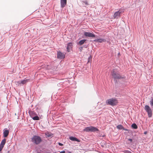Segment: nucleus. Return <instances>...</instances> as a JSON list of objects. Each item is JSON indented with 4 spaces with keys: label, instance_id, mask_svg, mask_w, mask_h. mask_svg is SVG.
<instances>
[{
    "label": "nucleus",
    "instance_id": "14",
    "mask_svg": "<svg viewBox=\"0 0 153 153\" xmlns=\"http://www.w3.org/2000/svg\"><path fill=\"white\" fill-rule=\"evenodd\" d=\"M29 79H25L24 80L21 81V83L22 85H23L26 83L27 82H29Z\"/></svg>",
    "mask_w": 153,
    "mask_h": 153
},
{
    "label": "nucleus",
    "instance_id": "5",
    "mask_svg": "<svg viewBox=\"0 0 153 153\" xmlns=\"http://www.w3.org/2000/svg\"><path fill=\"white\" fill-rule=\"evenodd\" d=\"M145 109L147 112L149 117H151L152 115V111L149 106L146 105L145 106Z\"/></svg>",
    "mask_w": 153,
    "mask_h": 153
},
{
    "label": "nucleus",
    "instance_id": "32",
    "mask_svg": "<svg viewBox=\"0 0 153 153\" xmlns=\"http://www.w3.org/2000/svg\"><path fill=\"white\" fill-rule=\"evenodd\" d=\"M60 153H65V151H62Z\"/></svg>",
    "mask_w": 153,
    "mask_h": 153
},
{
    "label": "nucleus",
    "instance_id": "10",
    "mask_svg": "<svg viewBox=\"0 0 153 153\" xmlns=\"http://www.w3.org/2000/svg\"><path fill=\"white\" fill-rule=\"evenodd\" d=\"M72 46L73 45L72 43L70 42L68 44L67 46V49L68 52H70V50L72 48Z\"/></svg>",
    "mask_w": 153,
    "mask_h": 153
},
{
    "label": "nucleus",
    "instance_id": "35",
    "mask_svg": "<svg viewBox=\"0 0 153 153\" xmlns=\"http://www.w3.org/2000/svg\"><path fill=\"white\" fill-rule=\"evenodd\" d=\"M130 153H131V152H130Z\"/></svg>",
    "mask_w": 153,
    "mask_h": 153
},
{
    "label": "nucleus",
    "instance_id": "16",
    "mask_svg": "<svg viewBox=\"0 0 153 153\" xmlns=\"http://www.w3.org/2000/svg\"><path fill=\"white\" fill-rule=\"evenodd\" d=\"M86 40V39H82V40H80V41H79L77 43V44L78 45H82L85 42Z\"/></svg>",
    "mask_w": 153,
    "mask_h": 153
},
{
    "label": "nucleus",
    "instance_id": "22",
    "mask_svg": "<svg viewBox=\"0 0 153 153\" xmlns=\"http://www.w3.org/2000/svg\"><path fill=\"white\" fill-rule=\"evenodd\" d=\"M15 83L17 85H21V81H16L15 82Z\"/></svg>",
    "mask_w": 153,
    "mask_h": 153
},
{
    "label": "nucleus",
    "instance_id": "21",
    "mask_svg": "<svg viewBox=\"0 0 153 153\" xmlns=\"http://www.w3.org/2000/svg\"><path fill=\"white\" fill-rule=\"evenodd\" d=\"M117 127L119 129H122L123 126L121 125H119L117 126Z\"/></svg>",
    "mask_w": 153,
    "mask_h": 153
},
{
    "label": "nucleus",
    "instance_id": "20",
    "mask_svg": "<svg viewBox=\"0 0 153 153\" xmlns=\"http://www.w3.org/2000/svg\"><path fill=\"white\" fill-rule=\"evenodd\" d=\"M131 127L134 129H136L137 128V126L135 123H133L131 125Z\"/></svg>",
    "mask_w": 153,
    "mask_h": 153
},
{
    "label": "nucleus",
    "instance_id": "9",
    "mask_svg": "<svg viewBox=\"0 0 153 153\" xmlns=\"http://www.w3.org/2000/svg\"><path fill=\"white\" fill-rule=\"evenodd\" d=\"M61 6L62 8L64 7L67 4V0H60Z\"/></svg>",
    "mask_w": 153,
    "mask_h": 153
},
{
    "label": "nucleus",
    "instance_id": "6",
    "mask_svg": "<svg viewBox=\"0 0 153 153\" xmlns=\"http://www.w3.org/2000/svg\"><path fill=\"white\" fill-rule=\"evenodd\" d=\"M57 56L58 58L62 59L65 58V54L60 51H58L57 53Z\"/></svg>",
    "mask_w": 153,
    "mask_h": 153
},
{
    "label": "nucleus",
    "instance_id": "18",
    "mask_svg": "<svg viewBox=\"0 0 153 153\" xmlns=\"http://www.w3.org/2000/svg\"><path fill=\"white\" fill-rule=\"evenodd\" d=\"M6 139H4L1 141V144L0 145H1V146L2 148H3V147H4V146L6 143Z\"/></svg>",
    "mask_w": 153,
    "mask_h": 153
},
{
    "label": "nucleus",
    "instance_id": "7",
    "mask_svg": "<svg viewBox=\"0 0 153 153\" xmlns=\"http://www.w3.org/2000/svg\"><path fill=\"white\" fill-rule=\"evenodd\" d=\"M84 35L86 37H94L95 35L92 33L85 32L84 33Z\"/></svg>",
    "mask_w": 153,
    "mask_h": 153
},
{
    "label": "nucleus",
    "instance_id": "3",
    "mask_svg": "<svg viewBox=\"0 0 153 153\" xmlns=\"http://www.w3.org/2000/svg\"><path fill=\"white\" fill-rule=\"evenodd\" d=\"M32 140V142L36 145L40 143L42 141L41 138L40 137L37 136H34Z\"/></svg>",
    "mask_w": 153,
    "mask_h": 153
},
{
    "label": "nucleus",
    "instance_id": "2",
    "mask_svg": "<svg viewBox=\"0 0 153 153\" xmlns=\"http://www.w3.org/2000/svg\"><path fill=\"white\" fill-rule=\"evenodd\" d=\"M117 100L115 98H111L108 100L106 101L107 104L114 106L118 103Z\"/></svg>",
    "mask_w": 153,
    "mask_h": 153
},
{
    "label": "nucleus",
    "instance_id": "15",
    "mask_svg": "<svg viewBox=\"0 0 153 153\" xmlns=\"http://www.w3.org/2000/svg\"><path fill=\"white\" fill-rule=\"evenodd\" d=\"M29 114L30 115V116L32 118V117H34V116H35L37 115L36 112L33 111H31L30 112Z\"/></svg>",
    "mask_w": 153,
    "mask_h": 153
},
{
    "label": "nucleus",
    "instance_id": "25",
    "mask_svg": "<svg viewBox=\"0 0 153 153\" xmlns=\"http://www.w3.org/2000/svg\"><path fill=\"white\" fill-rule=\"evenodd\" d=\"M58 145H59V146H62L63 145V144L62 143H58Z\"/></svg>",
    "mask_w": 153,
    "mask_h": 153
},
{
    "label": "nucleus",
    "instance_id": "27",
    "mask_svg": "<svg viewBox=\"0 0 153 153\" xmlns=\"http://www.w3.org/2000/svg\"><path fill=\"white\" fill-rule=\"evenodd\" d=\"M122 129L126 131H128V130L127 129L124 128L123 127Z\"/></svg>",
    "mask_w": 153,
    "mask_h": 153
},
{
    "label": "nucleus",
    "instance_id": "28",
    "mask_svg": "<svg viewBox=\"0 0 153 153\" xmlns=\"http://www.w3.org/2000/svg\"><path fill=\"white\" fill-rule=\"evenodd\" d=\"M91 60V59L90 58H89L88 59V62H89Z\"/></svg>",
    "mask_w": 153,
    "mask_h": 153
},
{
    "label": "nucleus",
    "instance_id": "1",
    "mask_svg": "<svg viewBox=\"0 0 153 153\" xmlns=\"http://www.w3.org/2000/svg\"><path fill=\"white\" fill-rule=\"evenodd\" d=\"M111 75L112 77L115 80L117 79H125L126 78V76L124 75H122L114 71L111 72Z\"/></svg>",
    "mask_w": 153,
    "mask_h": 153
},
{
    "label": "nucleus",
    "instance_id": "11",
    "mask_svg": "<svg viewBox=\"0 0 153 153\" xmlns=\"http://www.w3.org/2000/svg\"><path fill=\"white\" fill-rule=\"evenodd\" d=\"M69 139L72 141H76L78 142H80V140L79 139H77L76 137H73L72 136L70 137H69Z\"/></svg>",
    "mask_w": 153,
    "mask_h": 153
},
{
    "label": "nucleus",
    "instance_id": "19",
    "mask_svg": "<svg viewBox=\"0 0 153 153\" xmlns=\"http://www.w3.org/2000/svg\"><path fill=\"white\" fill-rule=\"evenodd\" d=\"M32 118L34 120H38L39 119V117H38L37 115L34 117H32Z\"/></svg>",
    "mask_w": 153,
    "mask_h": 153
},
{
    "label": "nucleus",
    "instance_id": "17",
    "mask_svg": "<svg viewBox=\"0 0 153 153\" xmlns=\"http://www.w3.org/2000/svg\"><path fill=\"white\" fill-rule=\"evenodd\" d=\"M46 137H52L53 136V134L50 132H47L45 133Z\"/></svg>",
    "mask_w": 153,
    "mask_h": 153
},
{
    "label": "nucleus",
    "instance_id": "13",
    "mask_svg": "<svg viewBox=\"0 0 153 153\" xmlns=\"http://www.w3.org/2000/svg\"><path fill=\"white\" fill-rule=\"evenodd\" d=\"M95 42L101 43L103 42H105V40L102 39H95L94 40Z\"/></svg>",
    "mask_w": 153,
    "mask_h": 153
},
{
    "label": "nucleus",
    "instance_id": "8",
    "mask_svg": "<svg viewBox=\"0 0 153 153\" xmlns=\"http://www.w3.org/2000/svg\"><path fill=\"white\" fill-rule=\"evenodd\" d=\"M121 12H120V11H117L115 12L114 15L113 17L114 19H117L119 17H120V14H121Z\"/></svg>",
    "mask_w": 153,
    "mask_h": 153
},
{
    "label": "nucleus",
    "instance_id": "24",
    "mask_svg": "<svg viewBox=\"0 0 153 153\" xmlns=\"http://www.w3.org/2000/svg\"><path fill=\"white\" fill-rule=\"evenodd\" d=\"M83 48V47H81L79 48V49L80 52H81L82 51Z\"/></svg>",
    "mask_w": 153,
    "mask_h": 153
},
{
    "label": "nucleus",
    "instance_id": "31",
    "mask_svg": "<svg viewBox=\"0 0 153 153\" xmlns=\"http://www.w3.org/2000/svg\"><path fill=\"white\" fill-rule=\"evenodd\" d=\"M118 11H120V12H121V13H123V11H122V10H119Z\"/></svg>",
    "mask_w": 153,
    "mask_h": 153
},
{
    "label": "nucleus",
    "instance_id": "29",
    "mask_svg": "<svg viewBox=\"0 0 153 153\" xmlns=\"http://www.w3.org/2000/svg\"><path fill=\"white\" fill-rule=\"evenodd\" d=\"M3 148H2L1 146L0 145V151H1Z\"/></svg>",
    "mask_w": 153,
    "mask_h": 153
},
{
    "label": "nucleus",
    "instance_id": "30",
    "mask_svg": "<svg viewBox=\"0 0 153 153\" xmlns=\"http://www.w3.org/2000/svg\"><path fill=\"white\" fill-rule=\"evenodd\" d=\"M84 3H85V5H88V2L87 1H85L84 2Z\"/></svg>",
    "mask_w": 153,
    "mask_h": 153
},
{
    "label": "nucleus",
    "instance_id": "4",
    "mask_svg": "<svg viewBox=\"0 0 153 153\" xmlns=\"http://www.w3.org/2000/svg\"><path fill=\"white\" fill-rule=\"evenodd\" d=\"M84 130L87 132H96L99 131V129L95 127L91 126L85 128Z\"/></svg>",
    "mask_w": 153,
    "mask_h": 153
},
{
    "label": "nucleus",
    "instance_id": "33",
    "mask_svg": "<svg viewBox=\"0 0 153 153\" xmlns=\"http://www.w3.org/2000/svg\"><path fill=\"white\" fill-rule=\"evenodd\" d=\"M83 47H84L85 48H87V46L86 45H84Z\"/></svg>",
    "mask_w": 153,
    "mask_h": 153
},
{
    "label": "nucleus",
    "instance_id": "34",
    "mask_svg": "<svg viewBox=\"0 0 153 153\" xmlns=\"http://www.w3.org/2000/svg\"><path fill=\"white\" fill-rule=\"evenodd\" d=\"M147 131H145V132H144V134H147Z\"/></svg>",
    "mask_w": 153,
    "mask_h": 153
},
{
    "label": "nucleus",
    "instance_id": "26",
    "mask_svg": "<svg viewBox=\"0 0 153 153\" xmlns=\"http://www.w3.org/2000/svg\"><path fill=\"white\" fill-rule=\"evenodd\" d=\"M128 140L130 141L131 143L132 141V140L131 139H128Z\"/></svg>",
    "mask_w": 153,
    "mask_h": 153
},
{
    "label": "nucleus",
    "instance_id": "23",
    "mask_svg": "<svg viewBox=\"0 0 153 153\" xmlns=\"http://www.w3.org/2000/svg\"><path fill=\"white\" fill-rule=\"evenodd\" d=\"M150 102L151 105V106H153V99H152Z\"/></svg>",
    "mask_w": 153,
    "mask_h": 153
},
{
    "label": "nucleus",
    "instance_id": "12",
    "mask_svg": "<svg viewBox=\"0 0 153 153\" xmlns=\"http://www.w3.org/2000/svg\"><path fill=\"white\" fill-rule=\"evenodd\" d=\"M9 131L8 130H5L4 131L3 136L4 137H7L8 135Z\"/></svg>",
    "mask_w": 153,
    "mask_h": 153
}]
</instances>
